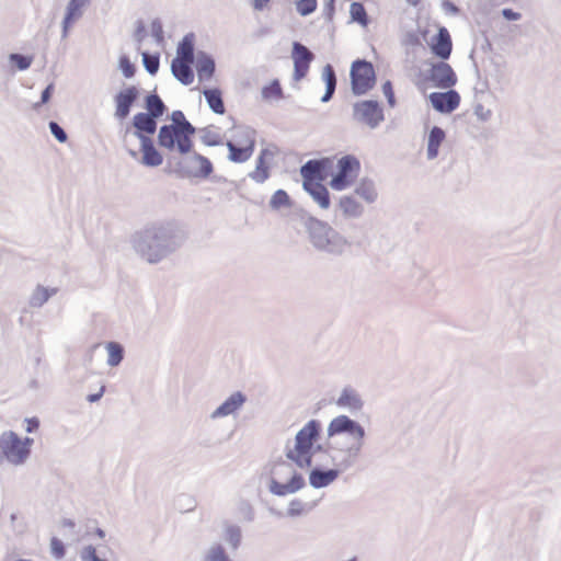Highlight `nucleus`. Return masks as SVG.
<instances>
[{
    "label": "nucleus",
    "instance_id": "obj_1",
    "mask_svg": "<svg viewBox=\"0 0 561 561\" xmlns=\"http://www.w3.org/2000/svg\"><path fill=\"white\" fill-rule=\"evenodd\" d=\"M186 233L175 220L147 224L131 237L135 252L150 264H157L176 252L185 242Z\"/></svg>",
    "mask_w": 561,
    "mask_h": 561
},
{
    "label": "nucleus",
    "instance_id": "obj_2",
    "mask_svg": "<svg viewBox=\"0 0 561 561\" xmlns=\"http://www.w3.org/2000/svg\"><path fill=\"white\" fill-rule=\"evenodd\" d=\"M300 221L311 247L319 253L330 257L343 256L351 248L352 242L328 221L310 214H302Z\"/></svg>",
    "mask_w": 561,
    "mask_h": 561
},
{
    "label": "nucleus",
    "instance_id": "obj_3",
    "mask_svg": "<svg viewBox=\"0 0 561 561\" xmlns=\"http://www.w3.org/2000/svg\"><path fill=\"white\" fill-rule=\"evenodd\" d=\"M342 434L347 435L351 442L343 446L335 443L331 448L343 454V457L339 460V466L348 470L360 456L365 445L366 431L358 421L348 415L340 414L330 421L327 435L329 438H333Z\"/></svg>",
    "mask_w": 561,
    "mask_h": 561
},
{
    "label": "nucleus",
    "instance_id": "obj_4",
    "mask_svg": "<svg viewBox=\"0 0 561 561\" xmlns=\"http://www.w3.org/2000/svg\"><path fill=\"white\" fill-rule=\"evenodd\" d=\"M322 433V424L317 419L309 420L296 434L293 448L286 447L285 456L298 468L310 467V449L318 443Z\"/></svg>",
    "mask_w": 561,
    "mask_h": 561
},
{
    "label": "nucleus",
    "instance_id": "obj_5",
    "mask_svg": "<svg viewBox=\"0 0 561 561\" xmlns=\"http://www.w3.org/2000/svg\"><path fill=\"white\" fill-rule=\"evenodd\" d=\"M351 90L356 96L368 93L376 84V71L371 61L356 59L350 69Z\"/></svg>",
    "mask_w": 561,
    "mask_h": 561
},
{
    "label": "nucleus",
    "instance_id": "obj_6",
    "mask_svg": "<svg viewBox=\"0 0 561 561\" xmlns=\"http://www.w3.org/2000/svg\"><path fill=\"white\" fill-rule=\"evenodd\" d=\"M360 171V162L354 154H345L336 162V172L331 174L329 185L334 191H343L351 187Z\"/></svg>",
    "mask_w": 561,
    "mask_h": 561
},
{
    "label": "nucleus",
    "instance_id": "obj_7",
    "mask_svg": "<svg viewBox=\"0 0 561 561\" xmlns=\"http://www.w3.org/2000/svg\"><path fill=\"white\" fill-rule=\"evenodd\" d=\"M423 72V81L416 83L419 90H424V83L431 82L437 89H449L456 85L458 78L453 67L446 60L432 61Z\"/></svg>",
    "mask_w": 561,
    "mask_h": 561
},
{
    "label": "nucleus",
    "instance_id": "obj_8",
    "mask_svg": "<svg viewBox=\"0 0 561 561\" xmlns=\"http://www.w3.org/2000/svg\"><path fill=\"white\" fill-rule=\"evenodd\" d=\"M214 171L211 161L198 153L193 152L191 156L179 160L175 164L174 172L179 178H196L207 179Z\"/></svg>",
    "mask_w": 561,
    "mask_h": 561
},
{
    "label": "nucleus",
    "instance_id": "obj_9",
    "mask_svg": "<svg viewBox=\"0 0 561 561\" xmlns=\"http://www.w3.org/2000/svg\"><path fill=\"white\" fill-rule=\"evenodd\" d=\"M353 119L371 129L385 121L383 108L377 100H363L353 104Z\"/></svg>",
    "mask_w": 561,
    "mask_h": 561
},
{
    "label": "nucleus",
    "instance_id": "obj_10",
    "mask_svg": "<svg viewBox=\"0 0 561 561\" xmlns=\"http://www.w3.org/2000/svg\"><path fill=\"white\" fill-rule=\"evenodd\" d=\"M157 142L161 148L169 151H178L182 156L192 152L191 146L184 140L183 134L175 125H162L159 128Z\"/></svg>",
    "mask_w": 561,
    "mask_h": 561
},
{
    "label": "nucleus",
    "instance_id": "obj_11",
    "mask_svg": "<svg viewBox=\"0 0 561 561\" xmlns=\"http://www.w3.org/2000/svg\"><path fill=\"white\" fill-rule=\"evenodd\" d=\"M333 161L329 157L319 159H310L300 167V175L302 184L309 182L322 183L329 175L332 174Z\"/></svg>",
    "mask_w": 561,
    "mask_h": 561
},
{
    "label": "nucleus",
    "instance_id": "obj_12",
    "mask_svg": "<svg viewBox=\"0 0 561 561\" xmlns=\"http://www.w3.org/2000/svg\"><path fill=\"white\" fill-rule=\"evenodd\" d=\"M0 449L12 465H22L28 458L24 447H22L21 437L13 431L0 435Z\"/></svg>",
    "mask_w": 561,
    "mask_h": 561
},
{
    "label": "nucleus",
    "instance_id": "obj_13",
    "mask_svg": "<svg viewBox=\"0 0 561 561\" xmlns=\"http://www.w3.org/2000/svg\"><path fill=\"white\" fill-rule=\"evenodd\" d=\"M291 59L294 62L293 79L300 81L307 77L314 54L302 43L294 41L291 44Z\"/></svg>",
    "mask_w": 561,
    "mask_h": 561
},
{
    "label": "nucleus",
    "instance_id": "obj_14",
    "mask_svg": "<svg viewBox=\"0 0 561 561\" xmlns=\"http://www.w3.org/2000/svg\"><path fill=\"white\" fill-rule=\"evenodd\" d=\"M139 95L140 91L136 85H127L114 95V117L118 122H123L129 116L133 106L139 99Z\"/></svg>",
    "mask_w": 561,
    "mask_h": 561
},
{
    "label": "nucleus",
    "instance_id": "obj_15",
    "mask_svg": "<svg viewBox=\"0 0 561 561\" xmlns=\"http://www.w3.org/2000/svg\"><path fill=\"white\" fill-rule=\"evenodd\" d=\"M442 92H432L428 101L432 107L440 114H450L460 105V94L457 90L449 88Z\"/></svg>",
    "mask_w": 561,
    "mask_h": 561
},
{
    "label": "nucleus",
    "instance_id": "obj_16",
    "mask_svg": "<svg viewBox=\"0 0 561 561\" xmlns=\"http://www.w3.org/2000/svg\"><path fill=\"white\" fill-rule=\"evenodd\" d=\"M335 465L334 468L313 467L309 472V484L313 489H323L333 483L342 472L347 470L339 466V461Z\"/></svg>",
    "mask_w": 561,
    "mask_h": 561
},
{
    "label": "nucleus",
    "instance_id": "obj_17",
    "mask_svg": "<svg viewBox=\"0 0 561 561\" xmlns=\"http://www.w3.org/2000/svg\"><path fill=\"white\" fill-rule=\"evenodd\" d=\"M431 53L440 60L449 59L453 51V39L445 26H439L430 42Z\"/></svg>",
    "mask_w": 561,
    "mask_h": 561
},
{
    "label": "nucleus",
    "instance_id": "obj_18",
    "mask_svg": "<svg viewBox=\"0 0 561 561\" xmlns=\"http://www.w3.org/2000/svg\"><path fill=\"white\" fill-rule=\"evenodd\" d=\"M131 125L134 127V136L139 141H144L145 138H151L150 136L157 131L158 118L139 112L134 115Z\"/></svg>",
    "mask_w": 561,
    "mask_h": 561
},
{
    "label": "nucleus",
    "instance_id": "obj_19",
    "mask_svg": "<svg viewBox=\"0 0 561 561\" xmlns=\"http://www.w3.org/2000/svg\"><path fill=\"white\" fill-rule=\"evenodd\" d=\"M247 402V396L242 391H234L210 414L211 419H220L233 414Z\"/></svg>",
    "mask_w": 561,
    "mask_h": 561
},
{
    "label": "nucleus",
    "instance_id": "obj_20",
    "mask_svg": "<svg viewBox=\"0 0 561 561\" xmlns=\"http://www.w3.org/2000/svg\"><path fill=\"white\" fill-rule=\"evenodd\" d=\"M195 68L201 82L209 81L216 71L215 58L205 50H198L196 54Z\"/></svg>",
    "mask_w": 561,
    "mask_h": 561
},
{
    "label": "nucleus",
    "instance_id": "obj_21",
    "mask_svg": "<svg viewBox=\"0 0 561 561\" xmlns=\"http://www.w3.org/2000/svg\"><path fill=\"white\" fill-rule=\"evenodd\" d=\"M193 61L175 57L171 61L172 76L183 85H190L194 81Z\"/></svg>",
    "mask_w": 561,
    "mask_h": 561
},
{
    "label": "nucleus",
    "instance_id": "obj_22",
    "mask_svg": "<svg viewBox=\"0 0 561 561\" xmlns=\"http://www.w3.org/2000/svg\"><path fill=\"white\" fill-rule=\"evenodd\" d=\"M140 151H141V163L149 168H156L162 164L163 156L156 148L152 138H145L144 141H140Z\"/></svg>",
    "mask_w": 561,
    "mask_h": 561
},
{
    "label": "nucleus",
    "instance_id": "obj_23",
    "mask_svg": "<svg viewBox=\"0 0 561 561\" xmlns=\"http://www.w3.org/2000/svg\"><path fill=\"white\" fill-rule=\"evenodd\" d=\"M302 188L307 192L312 199L319 205L321 209H328L331 206L330 192L323 183H305Z\"/></svg>",
    "mask_w": 561,
    "mask_h": 561
},
{
    "label": "nucleus",
    "instance_id": "obj_24",
    "mask_svg": "<svg viewBox=\"0 0 561 561\" xmlns=\"http://www.w3.org/2000/svg\"><path fill=\"white\" fill-rule=\"evenodd\" d=\"M336 404L341 408L348 409L352 412H357L363 409L364 401L355 389L345 387L337 398Z\"/></svg>",
    "mask_w": 561,
    "mask_h": 561
},
{
    "label": "nucleus",
    "instance_id": "obj_25",
    "mask_svg": "<svg viewBox=\"0 0 561 561\" xmlns=\"http://www.w3.org/2000/svg\"><path fill=\"white\" fill-rule=\"evenodd\" d=\"M446 138L445 130L439 126H433L427 136L426 157L428 160L437 158L439 147Z\"/></svg>",
    "mask_w": 561,
    "mask_h": 561
},
{
    "label": "nucleus",
    "instance_id": "obj_26",
    "mask_svg": "<svg viewBox=\"0 0 561 561\" xmlns=\"http://www.w3.org/2000/svg\"><path fill=\"white\" fill-rule=\"evenodd\" d=\"M145 108L146 112H142L144 114L150 115L154 118H160L167 111V106L162 99L158 95L156 90L149 92L145 99Z\"/></svg>",
    "mask_w": 561,
    "mask_h": 561
},
{
    "label": "nucleus",
    "instance_id": "obj_27",
    "mask_svg": "<svg viewBox=\"0 0 561 561\" xmlns=\"http://www.w3.org/2000/svg\"><path fill=\"white\" fill-rule=\"evenodd\" d=\"M228 148V160L234 163H244L247 162L253 154L254 150L252 144L250 146L243 147L239 146L238 142H233L232 140H228L226 142Z\"/></svg>",
    "mask_w": 561,
    "mask_h": 561
},
{
    "label": "nucleus",
    "instance_id": "obj_28",
    "mask_svg": "<svg viewBox=\"0 0 561 561\" xmlns=\"http://www.w3.org/2000/svg\"><path fill=\"white\" fill-rule=\"evenodd\" d=\"M203 94L211 112L218 115L225 114L226 107L222 100V92L219 88H205Z\"/></svg>",
    "mask_w": 561,
    "mask_h": 561
},
{
    "label": "nucleus",
    "instance_id": "obj_29",
    "mask_svg": "<svg viewBox=\"0 0 561 561\" xmlns=\"http://www.w3.org/2000/svg\"><path fill=\"white\" fill-rule=\"evenodd\" d=\"M339 207L346 218H359L364 213V207L354 196L345 195L340 198Z\"/></svg>",
    "mask_w": 561,
    "mask_h": 561
},
{
    "label": "nucleus",
    "instance_id": "obj_30",
    "mask_svg": "<svg viewBox=\"0 0 561 561\" xmlns=\"http://www.w3.org/2000/svg\"><path fill=\"white\" fill-rule=\"evenodd\" d=\"M355 194L368 204L375 203L378 198L375 182L368 178L360 179L355 187Z\"/></svg>",
    "mask_w": 561,
    "mask_h": 561
},
{
    "label": "nucleus",
    "instance_id": "obj_31",
    "mask_svg": "<svg viewBox=\"0 0 561 561\" xmlns=\"http://www.w3.org/2000/svg\"><path fill=\"white\" fill-rule=\"evenodd\" d=\"M176 57L194 61L195 58V34L190 32L183 36L176 47Z\"/></svg>",
    "mask_w": 561,
    "mask_h": 561
},
{
    "label": "nucleus",
    "instance_id": "obj_32",
    "mask_svg": "<svg viewBox=\"0 0 561 561\" xmlns=\"http://www.w3.org/2000/svg\"><path fill=\"white\" fill-rule=\"evenodd\" d=\"M56 293L57 288L37 285L28 298V305L32 308H41L49 300L50 297L56 295Z\"/></svg>",
    "mask_w": 561,
    "mask_h": 561
},
{
    "label": "nucleus",
    "instance_id": "obj_33",
    "mask_svg": "<svg viewBox=\"0 0 561 561\" xmlns=\"http://www.w3.org/2000/svg\"><path fill=\"white\" fill-rule=\"evenodd\" d=\"M255 136L256 131L254 128L250 126H238L234 129L232 141L243 147L252 144L253 150H255Z\"/></svg>",
    "mask_w": 561,
    "mask_h": 561
},
{
    "label": "nucleus",
    "instance_id": "obj_34",
    "mask_svg": "<svg viewBox=\"0 0 561 561\" xmlns=\"http://www.w3.org/2000/svg\"><path fill=\"white\" fill-rule=\"evenodd\" d=\"M106 351H107V365L111 367L118 366L123 359H124V347L118 342H107L105 344Z\"/></svg>",
    "mask_w": 561,
    "mask_h": 561
},
{
    "label": "nucleus",
    "instance_id": "obj_35",
    "mask_svg": "<svg viewBox=\"0 0 561 561\" xmlns=\"http://www.w3.org/2000/svg\"><path fill=\"white\" fill-rule=\"evenodd\" d=\"M351 22L358 23L360 26L366 27L370 20L364 4L359 1H354L350 5Z\"/></svg>",
    "mask_w": 561,
    "mask_h": 561
},
{
    "label": "nucleus",
    "instance_id": "obj_36",
    "mask_svg": "<svg viewBox=\"0 0 561 561\" xmlns=\"http://www.w3.org/2000/svg\"><path fill=\"white\" fill-rule=\"evenodd\" d=\"M262 99L280 100L284 98V91L278 79H273L268 84H265L261 90Z\"/></svg>",
    "mask_w": 561,
    "mask_h": 561
},
{
    "label": "nucleus",
    "instance_id": "obj_37",
    "mask_svg": "<svg viewBox=\"0 0 561 561\" xmlns=\"http://www.w3.org/2000/svg\"><path fill=\"white\" fill-rule=\"evenodd\" d=\"M271 175L270 167L262 157L256 158L255 169L249 173V178L255 183H264Z\"/></svg>",
    "mask_w": 561,
    "mask_h": 561
},
{
    "label": "nucleus",
    "instance_id": "obj_38",
    "mask_svg": "<svg viewBox=\"0 0 561 561\" xmlns=\"http://www.w3.org/2000/svg\"><path fill=\"white\" fill-rule=\"evenodd\" d=\"M293 205V201L288 193L283 190H276L268 203V206L272 210H279L282 207H290Z\"/></svg>",
    "mask_w": 561,
    "mask_h": 561
},
{
    "label": "nucleus",
    "instance_id": "obj_39",
    "mask_svg": "<svg viewBox=\"0 0 561 561\" xmlns=\"http://www.w3.org/2000/svg\"><path fill=\"white\" fill-rule=\"evenodd\" d=\"M202 561H233L221 543L211 545Z\"/></svg>",
    "mask_w": 561,
    "mask_h": 561
},
{
    "label": "nucleus",
    "instance_id": "obj_40",
    "mask_svg": "<svg viewBox=\"0 0 561 561\" xmlns=\"http://www.w3.org/2000/svg\"><path fill=\"white\" fill-rule=\"evenodd\" d=\"M224 538L232 550H237L242 540L241 528L238 525H227L224 530Z\"/></svg>",
    "mask_w": 561,
    "mask_h": 561
},
{
    "label": "nucleus",
    "instance_id": "obj_41",
    "mask_svg": "<svg viewBox=\"0 0 561 561\" xmlns=\"http://www.w3.org/2000/svg\"><path fill=\"white\" fill-rule=\"evenodd\" d=\"M142 56V66L145 70L150 75L154 76L159 71L160 67V54L154 53L150 54L149 51H144Z\"/></svg>",
    "mask_w": 561,
    "mask_h": 561
},
{
    "label": "nucleus",
    "instance_id": "obj_42",
    "mask_svg": "<svg viewBox=\"0 0 561 561\" xmlns=\"http://www.w3.org/2000/svg\"><path fill=\"white\" fill-rule=\"evenodd\" d=\"M10 64L14 66L19 71L27 70L33 62L32 55H24L21 53H11L8 57Z\"/></svg>",
    "mask_w": 561,
    "mask_h": 561
},
{
    "label": "nucleus",
    "instance_id": "obj_43",
    "mask_svg": "<svg viewBox=\"0 0 561 561\" xmlns=\"http://www.w3.org/2000/svg\"><path fill=\"white\" fill-rule=\"evenodd\" d=\"M90 2L91 0H69L65 13L79 20L83 14V8Z\"/></svg>",
    "mask_w": 561,
    "mask_h": 561
},
{
    "label": "nucleus",
    "instance_id": "obj_44",
    "mask_svg": "<svg viewBox=\"0 0 561 561\" xmlns=\"http://www.w3.org/2000/svg\"><path fill=\"white\" fill-rule=\"evenodd\" d=\"M118 69L126 79H130L136 73V65L131 62L130 58L126 54H122L118 58Z\"/></svg>",
    "mask_w": 561,
    "mask_h": 561
},
{
    "label": "nucleus",
    "instance_id": "obj_45",
    "mask_svg": "<svg viewBox=\"0 0 561 561\" xmlns=\"http://www.w3.org/2000/svg\"><path fill=\"white\" fill-rule=\"evenodd\" d=\"M296 10L301 16H308L313 13L317 9V0H297L295 2Z\"/></svg>",
    "mask_w": 561,
    "mask_h": 561
},
{
    "label": "nucleus",
    "instance_id": "obj_46",
    "mask_svg": "<svg viewBox=\"0 0 561 561\" xmlns=\"http://www.w3.org/2000/svg\"><path fill=\"white\" fill-rule=\"evenodd\" d=\"M201 133V140L204 145L208 147H216L221 144L219 134L211 131L208 127L203 128Z\"/></svg>",
    "mask_w": 561,
    "mask_h": 561
},
{
    "label": "nucleus",
    "instance_id": "obj_47",
    "mask_svg": "<svg viewBox=\"0 0 561 561\" xmlns=\"http://www.w3.org/2000/svg\"><path fill=\"white\" fill-rule=\"evenodd\" d=\"M321 79L324 82L325 87L336 88L337 78L334 68L332 65L327 64L321 73Z\"/></svg>",
    "mask_w": 561,
    "mask_h": 561
},
{
    "label": "nucleus",
    "instance_id": "obj_48",
    "mask_svg": "<svg viewBox=\"0 0 561 561\" xmlns=\"http://www.w3.org/2000/svg\"><path fill=\"white\" fill-rule=\"evenodd\" d=\"M268 491L276 496H286L287 494H291L287 482L280 483L275 478L270 479Z\"/></svg>",
    "mask_w": 561,
    "mask_h": 561
},
{
    "label": "nucleus",
    "instance_id": "obj_49",
    "mask_svg": "<svg viewBox=\"0 0 561 561\" xmlns=\"http://www.w3.org/2000/svg\"><path fill=\"white\" fill-rule=\"evenodd\" d=\"M151 36L158 45L164 43V33L162 22L159 18H156L150 23Z\"/></svg>",
    "mask_w": 561,
    "mask_h": 561
},
{
    "label": "nucleus",
    "instance_id": "obj_50",
    "mask_svg": "<svg viewBox=\"0 0 561 561\" xmlns=\"http://www.w3.org/2000/svg\"><path fill=\"white\" fill-rule=\"evenodd\" d=\"M287 484L290 493L293 494L301 490L306 485V481L300 472L294 470L290 479L287 481Z\"/></svg>",
    "mask_w": 561,
    "mask_h": 561
},
{
    "label": "nucleus",
    "instance_id": "obj_51",
    "mask_svg": "<svg viewBox=\"0 0 561 561\" xmlns=\"http://www.w3.org/2000/svg\"><path fill=\"white\" fill-rule=\"evenodd\" d=\"M238 512L242 516V518L247 522H253L255 518L254 508H253L252 504L247 500L240 501V503L238 505Z\"/></svg>",
    "mask_w": 561,
    "mask_h": 561
},
{
    "label": "nucleus",
    "instance_id": "obj_52",
    "mask_svg": "<svg viewBox=\"0 0 561 561\" xmlns=\"http://www.w3.org/2000/svg\"><path fill=\"white\" fill-rule=\"evenodd\" d=\"M48 128L50 134L55 137V139L58 142L64 144L67 141L68 135L66 130L57 122L50 121L48 123Z\"/></svg>",
    "mask_w": 561,
    "mask_h": 561
},
{
    "label": "nucleus",
    "instance_id": "obj_53",
    "mask_svg": "<svg viewBox=\"0 0 561 561\" xmlns=\"http://www.w3.org/2000/svg\"><path fill=\"white\" fill-rule=\"evenodd\" d=\"M179 128L180 131L183 134L184 140H186L187 144L193 149L194 142L192 137L196 133V127L190 121L186 119L181 126H179Z\"/></svg>",
    "mask_w": 561,
    "mask_h": 561
},
{
    "label": "nucleus",
    "instance_id": "obj_54",
    "mask_svg": "<svg viewBox=\"0 0 561 561\" xmlns=\"http://www.w3.org/2000/svg\"><path fill=\"white\" fill-rule=\"evenodd\" d=\"M382 93L387 99V103L390 107H394L397 105V99L393 91V85L390 80H386L381 85Z\"/></svg>",
    "mask_w": 561,
    "mask_h": 561
},
{
    "label": "nucleus",
    "instance_id": "obj_55",
    "mask_svg": "<svg viewBox=\"0 0 561 561\" xmlns=\"http://www.w3.org/2000/svg\"><path fill=\"white\" fill-rule=\"evenodd\" d=\"M50 552L56 559H62L66 554V547L57 537L50 539Z\"/></svg>",
    "mask_w": 561,
    "mask_h": 561
},
{
    "label": "nucleus",
    "instance_id": "obj_56",
    "mask_svg": "<svg viewBox=\"0 0 561 561\" xmlns=\"http://www.w3.org/2000/svg\"><path fill=\"white\" fill-rule=\"evenodd\" d=\"M54 91H55V84H54V82H50L42 91L41 100L33 105V108L37 111L41 106L48 103L51 99Z\"/></svg>",
    "mask_w": 561,
    "mask_h": 561
},
{
    "label": "nucleus",
    "instance_id": "obj_57",
    "mask_svg": "<svg viewBox=\"0 0 561 561\" xmlns=\"http://www.w3.org/2000/svg\"><path fill=\"white\" fill-rule=\"evenodd\" d=\"M304 507L305 504L300 500L294 499L288 505L287 515L289 517L300 516L304 513Z\"/></svg>",
    "mask_w": 561,
    "mask_h": 561
},
{
    "label": "nucleus",
    "instance_id": "obj_58",
    "mask_svg": "<svg viewBox=\"0 0 561 561\" xmlns=\"http://www.w3.org/2000/svg\"><path fill=\"white\" fill-rule=\"evenodd\" d=\"M473 113L481 122H488L492 116V111L490 108H485L481 103L474 105Z\"/></svg>",
    "mask_w": 561,
    "mask_h": 561
},
{
    "label": "nucleus",
    "instance_id": "obj_59",
    "mask_svg": "<svg viewBox=\"0 0 561 561\" xmlns=\"http://www.w3.org/2000/svg\"><path fill=\"white\" fill-rule=\"evenodd\" d=\"M335 13V0H325L322 15L327 22H332Z\"/></svg>",
    "mask_w": 561,
    "mask_h": 561
},
{
    "label": "nucleus",
    "instance_id": "obj_60",
    "mask_svg": "<svg viewBox=\"0 0 561 561\" xmlns=\"http://www.w3.org/2000/svg\"><path fill=\"white\" fill-rule=\"evenodd\" d=\"M440 8L446 14L449 15L456 16L460 13V8L450 0H443L440 3Z\"/></svg>",
    "mask_w": 561,
    "mask_h": 561
},
{
    "label": "nucleus",
    "instance_id": "obj_61",
    "mask_svg": "<svg viewBox=\"0 0 561 561\" xmlns=\"http://www.w3.org/2000/svg\"><path fill=\"white\" fill-rule=\"evenodd\" d=\"M81 559H82V561H98L100 559V557H98V554H96L95 547L89 545L83 548V550L81 552Z\"/></svg>",
    "mask_w": 561,
    "mask_h": 561
},
{
    "label": "nucleus",
    "instance_id": "obj_62",
    "mask_svg": "<svg viewBox=\"0 0 561 561\" xmlns=\"http://www.w3.org/2000/svg\"><path fill=\"white\" fill-rule=\"evenodd\" d=\"M76 21H77V19L65 13L62 22H61V38L68 37L69 30Z\"/></svg>",
    "mask_w": 561,
    "mask_h": 561
},
{
    "label": "nucleus",
    "instance_id": "obj_63",
    "mask_svg": "<svg viewBox=\"0 0 561 561\" xmlns=\"http://www.w3.org/2000/svg\"><path fill=\"white\" fill-rule=\"evenodd\" d=\"M146 25L141 20H139L137 21L136 30L134 32V38L137 43L140 44L146 38Z\"/></svg>",
    "mask_w": 561,
    "mask_h": 561
},
{
    "label": "nucleus",
    "instance_id": "obj_64",
    "mask_svg": "<svg viewBox=\"0 0 561 561\" xmlns=\"http://www.w3.org/2000/svg\"><path fill=\"white\" fill-rule=\"evenodd\" d=\"M170 119V125H175V127H179L186 121V117L181 110H175L171 113Z\"/></svg>",
    "mask_w": 561,
    "mask_h": 561
}]
</instances>
